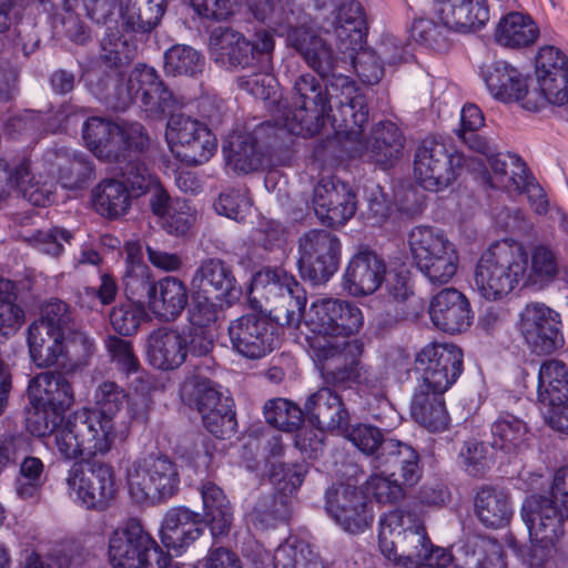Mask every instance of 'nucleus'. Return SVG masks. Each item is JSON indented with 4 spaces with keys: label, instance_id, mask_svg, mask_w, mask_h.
I'll list each match as a JSON object with an SVG mask.
<instances>
[{
    "label": "nucleus",
    "instance_id": "40",
    "mask_svg": "<svg viewBox=\"0 0 568 568\" xmlns=\"http://www.w3.org/2000/svg\"><path fill=\"white\" fill-rule=\"evenodd\" d=\"M474 506L479 521L493 529L505 527L513 515L508 494L491 486L478 488Z\"/></svg>",
    "mask_w": 568,
    "mask_h": 568
},
{
    "label": "nucleus",
    "instance_id": "5",
    "mask_svg": "<svg viewBox=\"0 0 568 568\" xmlns=\"http://www.w3.org/2000/svg\"><path fill=\"white\" fill-rule=\"evenodd\" d=\"M527 264L528 254L521 243L497 241L481 253L476 264L475 287L485 300H501L525 278Z\"/></svg>",
    "mask_w": 568,
    "mask_h": 568
},
{
    "label": "nucleus",
    "instance_id": "56",
    "mask_svg": "<svg viewBox=\"0 0 568 568\" xmlns=\"http://www.w3.org/2000/svg\"><path fill=\"white\" fill-rule=\"evenodd\" d=\"M536 73L538 84L551 93L552 82L562 81L561 74H568V58L555 47H544L536 58Z\"/></svg>",
    "mask_w": 568,
    "mask_h": 568
},
{
    "label": "nucleus",
    "instance_id": "34",
    "mask_svg": "<svg viewBox=\"0 0 568 568\" xmlns=\"http://www.w3.org/2000/svg\"><path fill=\"white\" fill-rule=\"evenodd\" d=\"M538 400L544 412L558 414L568 402V367L560 361L545 362L538 372Z\"/></svg>",
    "mask_w": 568,
    "mask_h": 568
},
{
    "label": "nucleus",
    "instance_id": "14",
    "mask_svg": "<svg viewBox=\"0 0 568 568\" xmlns=\"http://www.w3.org/2000/svg\"><path fill=\"white\" fill-rule=\"evenodd\" d=\"M463 164L462 153H450L443 142L425 139L415 152L414 174L424 189L436 192L456 180L457 170Z\"/></svg>",
    "mask_w": 568,
    "mask_h": 568
},
{
    "label": "nucleus",
    "instance_id": "9",
    "mask_svg": "<svg viewBox=\"0 0 568 568\" xmlns=\"http://www.w3.org/2000/svg\"><path fill=\"white\" fill-rule=\"evenodd\" d=\"M251 293L268 304L267 312L278 325H297L306 305V294L296 278L283 268H265L252 281Z\"/></svg>",
    "mask_w": 568,
    "mask_h": 568
},
{
    "label": "nucleus",
    "instance_id": "23",
    "mask_svg": "<svg viewBox=\"0 0 568 568\" xmlns=\"http://www.w3.org/2000/svg\"><path fill=\"white\" fill-rule=\"evenodd\" d=\"M405 136L392 121H379L371 130L365 141H359L356 152L359 156L387 170L403 155Z\"/></svg>",
    "mask_w": 568,
    "mask_h": 568
},
{
    "label": "nucleus",
    "instance_id": "24",
    "mask_svg": "<svg viewBox=\"0 0 568 568\" xmlns=\"http://www.w3.org/2000/svg\"><path fill=\"white\" fill-rule=\"evenodd\" d=\"M199 293L212 295L231 306L241 295L232 268L221 258L210 257L200 262L192 277Z\"/></svg>",
    "mask_w": 568,
    "mask_h": 568
},
{
    "label": "nucleus",
    "instance_id": "54",
    "mask_svg": "<svg viewBox=\"0 0 568 568\" xmlns=\"http://www.w3.org/2000/svg\"><path fill=\"white\" fill-rule=\"evenodd\" d=\"M126 390L112 381L100 383L93 394V406L84 408L100 417L114 420L118 413L128 404Z\"/></svg>",
    "mask_w": 568,
    "mask_h": 568
},
{
    "label": "nucleus",
    "instance_id": "29",
    "mask_svg": "<svg viewBox=\"0 0 568 568\" xmlns=\"http://www.w3.org/2000/svg\"><path fill=\"white\" fill-rule=\"evenodd\" d=\"M145 544H149V534L138 519H129L109 538L110 564L113 568H141L140 556Z\"/></svg>",
    "mask_w": 568,
    "mask_h": 568
},
{
    "label": "nucleus",
    "instance_id": "52",
    "mask_svg": "<svg viewBox=\"0 0 568 568\" xmlns=\"http://www.w3.org/2000/svg\"><path fill=\"white\" fill-rule=\"evenodd\" d=\"M204 57L186 44H175L164 53V70L173 77H195L204 69Z\"/></svg>",
    "mask_w": 568,
    "mask_h": 568
},
{
    "label": "nucleus",
    "instance_id": "7",
    "mask_svg": "<svg viewBox=\"0 0 568 568\" xmlns=\"http://www.w3.org/2000/svg\"><path fill=\"white\" fill-rule=\"evenodd\" d=\"M178 464L164 455H149L126 468L129 495L138 505L164 504L180 490Z\"/></svg>",
    "mask_w": 568,
    "mask_h": 568
},
{
    "label": "nucleus",
    "instance_id": "51",
    "mask_svg": "<svg viewBox=\"0 0 568 568\" xmlns=\"http://www.w3.org/2000/svg\"><path fill=\"white\" fill-rule=\"evenodd\" d=\"M491 446L507 454L519 450L527 440L526 423L511 414H501L490 427Z\"/></svg>",
    "mask_w": 568,
    "mask_h": 568
},
{
    "label": "nucleus",
    "instance_id": "21",
    "mask_svg": "<svg viewBox=\"0 0 568 568\" xmlns=\"http://www.w3.org/2000/svg\"><path fill=\"white\" fill-rule=\"evenodd\" d=\"M273 125L270 122L258 125L253 132L230 134L223 151L227 165L235 172L247 174L262 168L267 145L263 141Z\"/></svg>",
    "mask_w": 568,
    "mask_h": 568
},
{
    "label": "nucleus",
    "instance_id": "46",
    "mask_svg": "<svg viewBox=\"0 0 568 568\" xmlns=\"http://www.w3.org/2000/svg\"><path fill=\"white\" fill-rule=\"evenodd\" d=\"M491 169L489 183L493 187L506 190L509 193L519 190L525 174L528 172L526 163L519 155L509 152H498L488 159Z\"/></svg>",
    "mask_w": 568,
    "mask_h": 568
},
{
    "label": "nucleus",
    "instance_id": "53",
    "mask_svg": "<svg viewBox=\"0 0 568 568\" xmlns=\"http://www.w3.org/2000/svg\"><path fill=\"white\" fill-rule=\"evenodd\" d=\"M290 514V506L285 495L274 494L260 498L250 514L255 528L268 529L284 523Z\"/></svg>",
    "mask_w": 568,
    "mask_h": 568
},
{
    "label": "nucleus",
    "instance_id": "31",
    "mask_svg": "<svg viewBox=\"0 0 568 568\" xmlns=\"http://www.w3.org/2000/svg\"><path fill=\"white\" fill-rule=\"evenodd\" d=\"M0 183V201L7 199L13 189L34 206H45L53 201V185L36 179L30 171V161L27 159L11 171L4 169Z\"/></svg>",
    "mask_w": 568,
    "mask_h": 568
},
{
    "label": "nucleus",
    "instance_id": "15",
    "mask_svg": "<svg viewBox=\"0 0 568 568\" xmlns=\"http://www.w3.org/2000/svg\"><path fill=\"white\" fill-rule=\"evenodd\" d=\"M415 364L419 387L446 393L463 372V352L454 344H428L417 354Z\"/></svg>",
    "mask_w": 568,
    "mask_h": 568
},
{
    "label": "nucleus",
    "instance_id": "35",
    "mask_svg": "<svg viewBox=\"0 0 568 568\" xmlns=\"http://www.w3.org/2000/svg\"><path fill=\"white\" fill-rule=\"evenodd\" d=\"M30 403H39L42 407H52L64 413L74 403L73 388L61 373L43 372L30 381Z\"/></svg>",
    "mask_w": 568,
    "mask_h": 568
},
{
    "label": "nucleus",
    "instance_id": "13",
    "mask_svg": "<svg viewBox=\"0 0 568 568\" xmlns=\"http://www.w3.org/2000/svg\"><path fill=\"white\" fill-rule=\"evenodd\" d=\"M84 468L74 463L65 478L70 495L88 509L105 510L115 497L116 487L112 467L99 460H88Z\"/></svg>",
    "mask_w": 568,
    "mask_h": 568
},
{
    "label": "nucleus",
    "instance_id": "20",
    "mask_svg": "<svg viewBox=\"0 0 568 568\" xmlns=\"http://www.w3.org/2000/svg\"><path fill=\"white\" fill-rule=\"evenodd\" d=\"M565 509L545 495L528 496L521 506V517L530 538L541 542H556L564 535Z\"/></svg>",
    "mask_w": 568,
    "mask_h": 568
},
{
    "label": "nucleus",
    "instance_id": "48",
    "mask_svg": "<svg viewBox=\"0 0 568 568\" xmlns=\"http://www.w3.org/2000/svg\"><path fill=\"white\" fill-rule=\"evenodd\" d=\"M560 270L557 252L548 245L539 244L531 251L530 268L526 270L523 281L528 286L542 290L559 277Z\"/></svg>",
    "mask_w": 568,
    "mask_h": 568
},
{
    "label": "nucleus",
    "instance_id": "3",
    "mask_svg": "<svg viewBox=\"0 0 568 568\" xmlns=\"http://www.w3.org/2000/svg\"><path fill=\"white\" fill-rule=\"evenodd\" d=\"M287 41L313 71L329 80L331 90L339 91L336 95L338 106L333 112L335 133L346 140L358 141L368 121L367 99L349 77L338 73L343 61L322 37L308 28H293Z\"/></svg>",
    "mask_w": 568,
    "mask_h": 568
},
{
    "label": "nucleus",
    "instance_id": "16",
    "mask_svg": "<svg viewBox=\"0 0 568 568\" xmlns=\"http://www.w3.org/2000/svg\"><path fill=\"white\" fill-rule=\"evenodd\" d=\"M325 498L328 515L344 531L359 535L372 527L373 506L357 487L344 484L332 486L326 490Z\"/></svg>",
    "mask_w": 568,
    "mask_h": 568
},
{
    "label": "nucleus",
    "instance_id": "8",
    "mask_svg": "<svg viewBox=\"0 0 568 568\" xmlns=\"http://www.w3.org/2000/svg\"><path fill=\"white\" fill-rule=\"evenodd\" d=\"M428 540L425 526L409 511L396 509L379 519V549L398 566L418 568Z\"/></svg>",
    "mask_w": 568,
    "mask_h": 568
},
{
    "label": "nucleus",
    "instance_id": "39",
    "mask_svg": "<svg viewBox=\"0 0 568 568\" xmlns=\"http://www.w3.org/2000/svg\"><path fill=\"white\" fill-rule=\"evenodd\" d=\"M444 394L417 386L413 396L410 404L412 416L429 432H443L448 427L449 415L446 409Z\"/></svg>",
    "mask_w": 568,
    "mask_h": 568
},
{
    "label": "nucleus",
    "instance_id": "22",
    "mask_svg": "<svg viewBox=\"0 0 568 568\" xmlns=\"http://www.w3.org/2000/svg\"><path fill=\"white\" fill-rule=\"evenodd\" d=\"M386 275V263L376 252L361 250L348 261L342 287L351 296L359 297L375 293Z\"/></svg>",
    "mask_w": 568,
    "mask_h": 568
},
{
    "label": "nucleus",
    "instance_id": "12",
    "mask_svg": "<svg viewBox=\"0 0 568 568\" xmlns=\"http://www.w3.org/2000/svg\"><path fill=\"white\" fill-rule=\"evenodd\" d=\"M339 257V239L326 230H310L298 239L300 274L313 285L325 284L335 274Z\"/></svg>",
    "mask_w": 568,
    "mask_h": 568
},
{
    "label": "nucleus",
    "instance_id": "4",
    "mask_svg": "<svg viewBox=\"0 0 568 568\" xmlns=\"http://www.w3.org/2000/svg\"><path fill=\"white\" fill-rule=\"evenodd\" d=\"M339 91L331 90L329 80L323 85L311 73H302L292 82L291 104L278 120L290 133L311 136L320 132L327 118L333 125V112L338 106Z\"/></svg>",
    "mask_w": 568,
    "mask_h": 568
},
{
    "label": "nucleus",
    "instance_id": "64",
    "mask_svg": "<svg viewBox=\"0 0 568 568\" xmlns=\"http://www.w3.org/2000/svg\"><path fill=\"white\" fill-rule=\"evenodd\" d=\"M406 486L404 480L399 483L393 476L385 475H371L365 481V489L368 494L379 504H396L403 500L406 496Z\"/></svg>",
    "mask_w": 568,
    "mask_h": 568
},
{
    "label": "nucleus",
    "instance_id": "63",
    "mask_svg": "<svg viewBox=\"0 0 568 568\" xmlns=\"http://www.w3.org/2000/svg\"><path fill=\"white\" fill-rule=\"evenodd\" d=\"M119 134H115L114 149L121 154H142L150 146V136L139 122H124L119 124Z\"/></svg>",
    "mask_w": 568,
    "mask_h": 568
},
{
    "label": "nucleus",
    "instance_id": "55",
    "mask_svg": "<svg viewBox=\"0 0 568 568\" xmlns=\"http://www.w3.org/2000/svg\"><path fill=\"white\" fill-rule=\"evenodd\" d=\"M273 568H323V562L310 545L285 542L274 552Z\"/></svg>",
    "mask_w": 568,
    "mask_h": 568
},
{
    "label": "nucleus",
    "instance_id": "28",
    "mask_svg": "<svg viewBox=\"0 0 568 568\" xmlns=\"http://www.w3.org/2000/svg\"><path fill=\"white\" fill-rule=\"evenodd\" d=\"M304 416L321 430L342 429L349 422L342 397L329 386L321 387L307 396Z\"/></svg>",
    "mask_w": 568,
    "mask_h": 568
},
{
    "label": "nucleus",
    "instance_id": "38",
    "mask_svg": "<svg viewBox=\"0 0 568 568\" xmlns=\"http://www.w3.org/2000/svg\"><path fill=\"white\" fill-rule=\"evenodd\" d=\"M187 302L189 290L184 282L175 276H165L156 281L150 310L159 320L172 322L182 314Z\"/></svg>",
    "mask_w": 568,
    "mask_h": 568
},
{
    "label": "nucleus",
    "instance_id": "32",
    "mask_svg": "<svg viewBox=\"0 0 568 568\" xmlns=\"http://www.w3.org/2000/svg\"><path fill=\"white\" fill-rule=\"evenodd\" d=\"M489 93L504 103L521 102L531 98L527 79L521 72L506 61H496L483 71Z\"/></svg>",
    "mask_w": 568,
    "mask_h": 568
},
{
    "label": "nucleus",
    "instance_id": "1",
    "mask_svg": "<svg viewBox=\"0 0 568 568\" xmlns=\"http://www.w3.org/2000/svg\"><path fill=\"white\" fill-rule=\"evenodd\" d=\"M101 60L105 70L95 80H90L93 93L104 100L114 110L122 111L140 100L141 105L152 115L170 114L166 124V140L173 152L190 143L200 131L209 128L190 115L176 112L185 100L169 90L156 71L145 64H138L125 79V68L134 58V48L118 40L102 44Z\"/></svg>",
    "mask_w": 568,
    "mask_h": 568
},
{
    "label": "nucleus",
    "instance_id": "44",
    "mask_svg": "<svg viewBox=\"0 0 568 568\" xmlns=\"http://www.w3.org/2000/svg\"><path fill=\"white\" fill-rule=\"evenodd\" d=\"M111 160L118 163L122 176L121 183L126 186L133 197L150 192L159 181L140 154L115 153Z\"/></svg>",
    "mask_w": 568,
    "mask_h": 568
},
{
    "label": "nucleus",
    "instance_id": "59",
    "mask_svg": "<svg viewBox=\"0 0 568 568\" xmlns=\"http://www.w3.org/2000/svg\"><path fill=\"white\" fill-rule=\"evenodd\" d=\"M410 32L417 42L433 50L445 51L449 47V34L454 31L433 16L432 18L416 19Z\"/></svg>",
    "mask_w": 568,
    "mask_h": 568
},
{
    "label": "nucleus",
    "instance_id": "27",
    "mask_svg": "<svg viewBox=\"0 0 568 568\" xmlns=\"http://www.w3.org/2000/svg\"><path fill=\"white\" fill-rule=\"evenodd\" d=\"M212 59L227 69L245 70L254 67L251 41L230 27L214 28L209 38Z\"/></svg>",
    "mask_w": 568,
    "mask_h": 568
},
{
    "label": "nucleus",
    "instance_id": "45",
    "mask_svg": "<svg viewBox=\"0 0 568 568\" xmlns=\"http://www.w3.org/2000/svg\"><path fill=\"white\" fill-rule=\"evenodd\" d=\"M366 30V20L359 2L348 0L343 2L334 20V34L346 50L359 44Z\"/></svg>",
    "mask_w": 568,
    "mask_h": 568
},
{
    "label": "nucleus",
    "instance_id": "42",
    "mask_svg": "<svg viewBox=\"0 0 568 568\" xmlns=\"http://www.w3.org/2000/svg\"><path fill=\"white\" fill-rule=\"evenodd\" d=\"M539 36L535 21L520 12H509L500 18L495 29V40L506 48H525L532 44Z\"/></svg>",
    "mask_w": 568,
    "mask_h": 568
},
{
    "label": "nucleus",
    "instance_id": "49",
    "mask_svg": "<svg viewBox=\"0 0 568 568\" xmlns=\"http://www.w3.org/2000/svg\"><path fill=\"white\" fill-rule=\"evenodd\" d=\"M119 123L92 116L83 123L82 138L87 146L99 158L111 160L118 151L114 149Z\"/></svg>",
    "mask_w": 568,
    "mask_h": 568
},
{
    "label": "nucleus",
    "instance_id": "33",
    "mask_svg": "<svg viewBox=\"0 0 568 568\" xmlns=\"http://www.w3.org/2000/svg\"><path fill=\"white\" fill-rule=\"evenodd\" d=\"M373 467L382 469L383 474L390 473L395 475V469L399 470L400 477L405 484L415 485L419 477V457L413 446L395 438H389L383 443L379 455L375 456Z\"/></svg>",
    "mask_w": 568,
    "mask_h": 568
},
{
    "label": "nucleus",
    "instance_id": "19",
    "mask_svg": "<svg viewBox=\"0 0 568 568\" xmlns=\"http://www.w3.org/2000/svg\"><path fill=\"white\" fill-rule=\"evenodd\" d=\"M560 314L547 305L532 302L519 317V331L537 354H550L564 344Z\"/></svg>",
    "mask_w": 568,
    "mask_h": 568
},
{
    "label": "nucleus",
    "instance_id": "26",
    "mask_svg": "<svg viewBox=\"0 0 568 568\" xmlns=\"http://www.w3.org/2000/svg\"><path fill=\"white\" fill-rule=\"evenodd\" d=\"M434 17L455 33L468 34L486 26L489 9L486 0H435Z\"/></svg>",
    "mask_w": 568,
    "mask_h": 568
},
{
    "label": "nucleus",
    "instance_id": "47",
    "mask_svg": "<svg viewBox=\"0 0 568 568\" xmlns=\"http://www.w3.org/2000/svg\"><path fill=\"white\" fill-rule=\"evenodd\" d=\"M42 10L52 16L54 27L60 23L67 38L78 44H84L90 38L88 28L74 13L78 0H39Z\"/></svg>",
    "mask_w": 568,
    "mask_h": 568
},
{
    "label": "nucleus",
    "instance_id": "30",
    "mask_svg": "<svg viewBox=\"0 0 568 568\" xmlns=\"http://www.w3.org/2000/svg\"><path fill=\"white\" fill-rule=\"evenodd\" d=\"M146 355L154 368L173 371L187 358V338L175 328H156L146 339Z\"/></svg>",
    "mask_w": 568,
    "mask_h": 568
},
{
    "label": "nucleus",
    "instance_id": "25",
    "mask_svg": "<svg viewBox=\"0 0 568 568\" xmlns=\"http://www.w3.org/2000/svg\"><path fill=\"white\" fill-rule=\"evenodd\" d=\"M429 316L438 329L448 334L465 332L474 317L468 298L456 288H444L432 298Z\"/></svg>",
    "mask_w": 568,
    "mask_h": 568
},
{
    "label": "nucleus",
    "instance_id": "37",
    "mask_svg": "<svg viewBox=\"0 0 568 568\" xmlns=\"http://www.w3.org/2000/svg\"><path fill=\"white\" fill-rule=\"evenodd\" d=\"M73 337L52 332L45 324H32L28 332L29 352L32 361L39 367L51 366L62 356Z\"/></svg>",
    "mask_w": 568,
    "mask_h": 568
},
{
    "label": "nucleus",
    "instance_id": "57",
    "mask_svg": "<svg viewBox=\"0 0 568 568\" xmlns=\"http://www.w3.org/2000/svg\"><path fill=\"white\" fill-rule=\"evenodd\" d=\"M34 324H45L52 332H61L62 335L73 337V341L89 343L88 337L74 328L70 308L61 300L48 302L42 307L40 321Z\"/></svg>",
    "mask_w": 568,
    "mask_h": 568
},
{
    "label": "nucleus",
    "instance_id": "18",
    "mask_svg": "<svg viewBox=\"0 0 568 568\" xmlns=\"http://www.w3.org/2000/svg\"><path fill=\"white\" fill-rule=\"evenodd\" d=\"M227 331L233 349L250 359L266 356L278 344L276 326L262 314L242 315L231 321Z\"/></svg>",
    "mask_w": 568,
    "mask_h": 568
},
{
    "label": "nucleus",
    "instance_id": "17",
    "mask_svg": "<svg viewBox=\"0 0 568 568\" xmlns=\"http://www.w3.org/2000/svg\"><path fill=\"white\" fill-rule=\"evenodd\" d=\"M311 206L322 224L337 227L354 216L357 201L348 184L323 175L313 186Z\"/></svg>",
    "mask_w": 568,
    "mask_h": 568
},
{
    "label": "nucleus",
    "instance_id": "6",
    "mask_svg": "<svg viewBox=\"0 0 568 568\" xmlns=\"http://www.w3.org/2000/svg\"><path fill=\"white\" fill-rule=\"evenodd\" d=\"M116 437L114 420L80 409L71 414L57 433V450L67 460L105 455Z\"/></svg>",
    "mask_w": 568,
    "mask_h": 568
},
{
    "label": "nucleus",
    "instance_id": "60",
    "mask_svg": "<svg viewBox=\"0 0 568 568\" xmlns=\"http://www.w3.org/2000/svg\"><path fill=\"white\" fill-rule=\"evenodd\" d=\"M266 422L284 432L296 430L303 419L304 408L284 398L270 399L264 405Z\"/></svg>",
    "mask_w": 568,
    "mask_h": 568
},
{
    "label": "nucleus",
    "instance_id": "2",
    "mask_svg": "<svg viewBox=\"0 0 568 568\" xmlns=\"http://www.w3.org/2000/svg\"><path fill=\"white\" fill-rule=\"evenodd\" d=\"M308 324L314 333L310 338L312 356L324 382L334 387L359 383L363 345L347 338L362 329V310L349 301L323 298L312 304Z\"/></svg>",
    "mask_w": 568,
    "mask_h": 568
},
{
    "label": "nucleus",
    "instance_id": "61",
    "mask_svg": "<svg viewBox=\"0 0 568 568\" xmlns=\"http://www.w3.org/2000/svg\"><path fill=\"white\" fill-rule=\"evenodd\" d=\"M196 210L184 199H175L161 219L163 230L175 236L186 235L196 222Z\"/></svg>",
    "mask_w": 568,
    "mask_h": 568
},
{
    "label": "nucleus",
    "instance_id": "43",
    "mask_svg": "<svg viewBox=\"0 0 568 568\" xmlns=\"http://www.w3.org/2000/svg\"><path fill=\"white\" fill-rule=\"evenodd\" d=\"M131 197L126 186L115 179L103 180L92 190L94 210L108 219L124 215L131 206Z\"/></svg>",
    "mask_w": 568,
    "mask_h": 568
},
{
    "label": "nucleus",
    "instance_id": "10",
    "mask_svg": "<svg viewBox=\"0 0 568 568\" xmlns=\"http://www.w3.org/2000/svg\"><path fill=\"white\" fill-rule=\"evenodd\" d=\"M416 267L432 285H445L458 268V254L446 234L432 226H416L408 234Z\"/></svg>",
    "mask_w": 568,
    "mask_h": 568
},
{
    "label": "nucleus",
    "instance_id": "36",
    "mask_svg": "<svg viewBox=\"0 0 568 568\" xmlns=\"http://www.w3.org/2000/svg\"><path fill=\"white\" fill-rule=\"evenodd\" d=\"M197 515L185 507L171 508L161 525V540L166 548L181 550L197 539L202 528Z\"/></svg>",
    "mask_w": 568,
    "mask_h": 568
},
{
    "label": "nucleus",
    "instance_id": "41",
    "mask_svg": "<svg viewBox=\"0 0 568 568\" xmlns=\"http://www.w3.org/2000/svg\"><path fill=\"white\" fill-rule=\"evenodd\" d=\"M203 517L214 537L227 534L233 519L232 507L222 488L213 481L201 486Z\"/></svg>",
    "mask_w": 568,
    "mask_h": 568
},
{
    "label": "nucleus",
    "instance_id": "58",
    "mask_svg": "<svg viewBox=\"0 0 568 568\" xmlns=\"http://www.w3.org/2000/svg\"><path fill=\"white\" fill-rule=\"evenodd\" d=\"M27 410V429L37 437L52 435L57 446V433L62 428L64 413L52 407H42L39 403H30Z\"/></svg>",
    "mask_w": 568,
    "mask_h": 568
},
{
    "label": "nucleus",
    "instance_id": "62",
    "mask_svg": "<svg viewBox=\"0 0 568 568\" xmlns=\"http://www.w3.org/2000/svg\"><path fill=\"white\" fill-rule=\"evenodd\" d=\"M217 146L215 135L210 131H200L190 143L178 148L176 156L187 165H199L209 161Z\"/></svg>",
    "mask_w": 568,
    "mask_h": 568
},
{
    "label": "nucleus",
    "instance_id": "11",
    "mask_svg": "<svg viewBox=\"0 0 568 568\" xmlns=\"http://www.w3.org/2000/svg\"><path fill=\"white\" fill-rule=\"evenodd\" d=\"M181 397L199 412L204 427L215 437L229 438L236 432L233 399L216 383L200 376L189 378L181 388Z\"/></svg>",
    "mask_w": 568,
    "mask_h": 568
},
{
    "label": "nucleus",
    "instance_id": "50",
    "mask_svg": "<svg viewBox=\"0 0 568 568\" xmlns=\"http://www.w3.org/2000/svg\"><path fill=\"white\" fill-rule=\"evenodd\" d=\"M168 0H126L123 19L133 31L150 32L160 24Z\"/></svg>",
    "mask_w": 568,
    "mask_h": 568
}]
</instances>
